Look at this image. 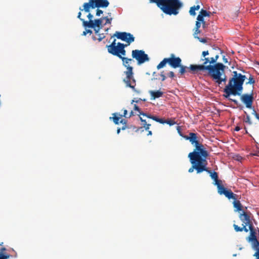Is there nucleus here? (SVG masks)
<instances>
[{
  "label": "nucleus",
  "mask_w": 259,
  "mask_h": 259,
  "mask_svg": "<svg viewBox=\"0 0 259 259\" xmlns=\"http://www.w3.org/2000/svg\"><path fill=\"white\" fill-rule=\"evenodd\" d=\"M239 219L243 222L242 224L244 225L250 226V225H253L250 220V217L247 212L243 211L242 213L239 215Z\"/></svg>",
  "instance_id": "nucleus-14"
},
{
  "label": "nucleus",
  "mask_w": 259,
  "mask_h": 259,
  "mask_svg": "<svg viewBox=\"0 0 259 259\" xmlns=\"http://www.w3.org/2000/svg\"><path fill=\"white\" fill-rule=\"evenodd\" d=\"M134 115V113L133 111H131L129 114V115L127 116V118H130L132 116Z\"/></svg>",
  "instance_id": "nucleus-48"
},
{
  "label": "nucleus",
  "mask_w": 259,
  "mask_h": 259,
  "mask_svg": "<svg viewBox=\"0 0 259 259\" xmlns=\"http://www.w3.org/2000/svg\"><path fill=\"white\" fill-rule=\"evenodd\" d=\"M113 117H112L113 121L115 124H118L120 122V118L122 117V114L119 113H114L113 114Z\"/></svg>",
  "instance_id": "nucleus-25"
},
{
  "label": "nucleus",
  "mask_w": 259,
  "mask_h": 259,
  "mask_svg": "<svg viewBox=\"0 0 259 259\" xmlns=\"http://www.w3.org/2000/svg\"><path fill=\"white\" fill-rule=\"evenodd\" d=\"M201 21H197L195 24V29H199L201 26Z\"/></svg>",
  "instance_id": "nucleus-34"
},
{
  "label": "nucleus",
  "mask_w": 259,
  "mask_h": 259,
  "mask_svg": "<svg viewBox=\"0 0 259 259\" xmlns=\"http://www.w3.org/2000/svg\"><path fill=\"white\" fill-rule=\"evenodd\" d=\"M140 116V119L142 122V124L143 126V127L145 128L146 131H148V130L150 128V126H151V124L148 123L146 120L145 119H144L143 117Z\"/></svg>",
  "instance_id": "nucleus-27"
},
{
  "label": "nucleus",
  "mask_w": 259,
  "mask_h": 259,
  "mask_svg": "<svg viewBox=\"0 0 259 259\" xmlns=\"http://www.w3.org/2000/svg\"><path fill=\"white\" fill-rule=\"evenodd\" d=\"M252 114L254 115V116L257 118L259 116V114H258L256 111L254 110V109H253V111L252 112Z\"/></svg>",
  "instance_id": "nucleus-39"
},
{
  "label": "nucleus",
  "mask_w": 259,
  "mask_h": 259,
  "mask_svg": "<svg viewBox=\"0 0 259 259\" xmlns=\"http://www.w3.org/2000/svg\"><path fill=\"white\" fill-rule=\"evenodd\" d=\"M233 227L235 231L237 232H242L243 231H245V232H248V229L246 228V225H244V224H242V227H239L238 225L234 224Z\"/></svg>",
  "instance_id": "nucleus-24"
},
{
  "label": "nucleus",
  "mask_w": 259,
  "mask_h": 259,
  "mask_svg": "<svg viewBox=\"0 0 259 259\" xmlns=\"http://www.w3.org/2000/svg\"><path fill=\"white\" fill-rule=\"evenodd\" d=\"M113 36H116L118 39L127 42L128 45L135 40V37L132 34L125 32L116 31Z\"/></svg>",
  "instance_id": "nucleus-12"
},
{
  "label": "nucleus",
  "mask_w": 259,
  "mask_h": 259,
  "mask_svg": "<svg viewBox=\"0 0 259 259\" xmlns=\"http://www.w3.org/2000/svg\"><path fill=\"white\" fill-rule=\"evenodd\" d=\"M132 56L138 61V64L140 65L149 60L147 54L143 50H135L132 52Z\"/></svg>",
  "instance_id": "nucleus-10"
},
{
  "label": "nucleus",
  "mask_w": 259,
  "mask_h": 259,
  "mask_svg": "<svg viewBox=\"0 0 259 259\" xmlns=\"http://www.w3.org/2000/svg\"><path fill=\"white\" fill-rule=\"evenodd\" d=\"M103 11L102 10L98 9L96 11V16H100L101 14H103Z\"/></svg>",
  "instance_id": "nucleus-37"
},
{
  "label": "nucleus",
  "mask_w": 259,
  "mask_h": 259,
  "mask_svg": "<svg viewBox=\"0 0 259 259\" xmlns=\"http://www.w3.org/2000/svg\"><path fill=\"white\" fill-rule=\"evenodd\" d=\"M87 17H88V18H89V21H93V15H92L91 13H89V14L88 15Z\"/></svg>",
  "instance_id": "nucleus-42"
},
{
  "label": "nucleus",
  "mask_w": 259,
  "mask_h": 259,
  "mask_svg": "<svg viewBox=\"0 0 259 259\" xmlns=\"http://www.w3.org/2000/svg\"><path fill=\"white\" fill-rule=\"evenodd\" d=\"M205 171L207 172L209 174L210 177L214 181V185L218 184V183L221 182V180H219L218 179V173L215 171L212 172L210 170H209L206 167V170H204Z\"/></svg>",
  "instance_id": "nucleus-19"
},
{
  "label": "nucleus",
  "mask_w": 259,
  "mask_h": 259,
  "mask_svg": "<svg viewBox=\"0 0 259 259\" xmlns=\"http://www.w3.org/2000/svg\"><path fill=\"white\" fill-rule=\"evenodd\" d=\"M94 4L95 8H106L109 5V3L107 0H95Z\"/></svg>",
  "instance_id": "nucleus-17"
},
{
  "label": "nucleus",
  "mask_w": 259,
  "mask_h": 259,
  "mask_svg": "<svg viewBox=\"0 0 259 259\" xmlns=\"http://www.w3.org/2000/svg\"><path fill=\"white\" fill-rule=\"evenodd\" d=\"M163 71H162V72H161L160 73V76L161 77V80L162 81H164L166 79V76H165V75L163 74Z\"/></svg>",
  "instance_id": "nucleus-38"
},
{
  "label": "nucleus",
  "mask_w": 259,
  "mask_h": 259,
  "mask_svg": "<svg viewBox=\"0 0 259 259\" xmlns=\"http://www.w3.org/2000/svg\"><path fill=\"white\" fill-rule=\"evenodd\" d=\"M81 12H79L78 13L77 18H78V19H79L81 21V20H84V19H83L81 18V17H81Z\"/></svg>",
  "instance_id": "nucleus-49"
},
{
  "label": "nucleus",
  "mask_w": 259,
  "mask_h": 259,
  "mask_svg": "<svg viewBox=\"0 0 259 259\" xmlns=\"http://www.w3.org/2000/svg\"><path fill=\"white\" fill-rule=\"evenodd\" d=\"M103 20V18L95 19L94 21H85L84 20H81L82 25L85 28H95V27L102 28V23Z\"/></svg>",
  "instance_id": "nucleus-13"
},
{
  "label": "nucleus",
  "mask_w": 259,
  "mask_h": 259,
  "mask_svg": "<svg viewBox=\"0 0 259 259\" xmlns=\"http://www.w3.org/2000/svg\"><path fill=\"white\" fill-rule=\"evenodd\" d=\"M149 118L152 119L156 122H159L162 124L166 123L169 125H173L176 123V122L171 119L165 120L163 118H159L156 116H153L151 117L148 116Z\"/></svg>",
  "instance_id": "nucleus-16"
},
{
  "label": "nucleus",
  "mask_w": 259,
  "mask_h": 259,
  "mask_svg": "<svg viewBox=\"0 0 259 259\" xmlns=\"http://www.w3.org/2000/svg\"><path fill=\"white\" fill-rule=\"evenodd\" d=\"M148 133L147 135H148V136H151V135H152V132H151V131H149V130H148Z\"/></svg>",
  "instance_id": "nucleus-53"
},
{
  "label": "nucleus",
  "mask_w": 259,
  "mask_h": 259,
  "mask_svg": "<svg viewBox=\"0 0 259 259\" xmlns=\"http://www.w3.org/2000/svg\"><path fill=\"white\" fill-rule=\"evenodd\" d=\"M167 63L173 68H180L179 73L181 76L190 71L189 67L182 65V59L179 57H176L174 54H171L169 58H164L157 66V69L164 67Z\"/></svg>",
  "instance_id": "nucleus-3"
},
{
  "label": "nucleus",
  "mask_w": 259,
  "mask_h": 259,
  "mask_svg": "<svg viewBox=\"0 0 259 259\" xmlns=\"http://www.w3.org/2000/svg\"><path fill=\"white\" fill-rule=\"evenodd\" d=\"M192 166L188 169V172L191 173L195 169L197 174L206 170L207 161V157L199 155L196 152H190L188 155Z\"/></svg>",
  "instance_id": "nucleus-4"
},
{
  "label": "nucleus",
  "mask_w": 259,
  "mask_h": 259,
  "mask_svg": "<svg viewBox=\"0 0 259 259\" xmlns=\"http://www.w3.org/2000/svg\"><path fill=\"white\" fill-rule=\"evenodd\" d=\"M140 100H141V99H134L133 100H132V102H131V104H133L134 103H138Z\"/></svg>",
  "instance_id": "nucleus-41"
},
{
  "label": "nucleus",
  "mask_w": 259,
  "mask_h": 259,
  "mask_svg": "<svg viewBox=\"0 0 259 259\" xmlns=\"http://www.w3.org/2000/svg\"><path fill=\"white\" fill-rule=\"evenodd\" d=\"M127 111L126 109L123 110V114H122V117H124L125 118H127Z\"/></svg>",
  "instance_id": "nucleus-40"
},
{
  "label": "nucleus",
  "mask_w": 259,
  "mask_h": 259,
  "mask_svg": "<svg viewBox=\"0 0 259 259\" xmlns=\"http://www.w3.org/2000/svg\"><path fill=\"white\" fill-rule=\"evenodd\" d=\"M233 199L234 200L233 203V206L236 209V211H239L242 210V205L240 201L237 200V195L235 196V199Z\"/></svg>",
  "instance_id": "nucleus-23"
},
{
  "label": "nucleus",
  "mask_w": 259,
  "mask_h": 259,
  "mask_svg": "<svg viewBox=\"0 0 259 259\" xmlns=\"http://www.w3.org/2000/svg\"><path fill=\"white\" fill-rule=\"evenodd\" d=\"M122 61L123 65L126 68L127 70L124 71V74L126 75V77L123 79V81L126 83L127 87L132 89L133 91L138 94L140 93V91L135 89L136 80L134 78V73L133 71V68L130 66L132 62H134L133 59L125 57L122 56L120 58Z\"/></svg>",
  "instance_id": "nucleus-5"
},
{
  "label": "nucleus",
  "mask_w": 259,
  "mask_h": 259,
  "mask_svg": "<svg viewBox=\"0 0 259 259\" xmlns=\"http://www.w3.org/2000/svg\"><path fill=\"white\" fill-rule=\"evenodd\" d=\"M245 129L246 130V133H247V131L246 130V128L245 127Z\"/></svg>",
  "instance_id": "nucleus-58"
},
{
  "label": "nucleus",
  "mask_w": 259,
  "mask_h": 259,
  "mask_svg": "<svg viewBox=\"0 0 259 259\" xmlns=\"http://www.w3.org/2000/svg\"><path fill=\"white\" fill-rule=\"evenodd\" d=\"M248 230L250 231V234L247 240L251 243L252 248L256 251L253 256L255 259H259V241L257 239L256 230L253 225H250Z\"/></svg>",
  "instance_id": "nucleus-8"
},
{
  "label": "nucleus",
  "mask_w": 259,
  "mask_h": 259,
  "mask_svg": "<svg viewBox=\"0 0 259 259\" xmlns=\"http://www.w3.org/2000/svg\"><path fill=\"white\" fill-rule=\"evenodd\" d=\"M128 126L126 125H123L121 128V130H125L126 128H128Z\"/></svg>",
  "instance_id": "nucleus-47"
},
{
  "label": "nucleus",
  "mask_w": 259,
  "mask_h": 259,
  "mask_svg": "<svg viewBox=\"0 0 259 259\" xmlns=\"http://www.w3.org/2000/svg\"><path fill=\"white\" fill-rule=\"evenodd\" d=\"M89 1L90 2H93L94 3L95 1V0H89Z\"/></svg>",
  "instance_id": "nucleus-56"
},
{
  "label": "nucleus",
  "mask_w": 259,
  "mask_h": 259,
  "mask_svg": "<svg viewBox=\"0 0 259 259\" xmlns=\"http://www.w3.org/2000/svg\"><path fill=\"white\" fill-rule=\"evenodd\" d=\"M244 112L246 114V116L244 119V121L246 123H247L248 124L251 125L252 124V122L250 120V117H249V115H248L247 114L246 112L245 111Z\"/></svg>",
  "instance_id": "nucleus-30"
},
{
  "label": "nucleus",
  "mask_w": 259,
  "mask_h": 259,
  "mask_svg": "<svg viewBox=\"0 0 259 259\" xmlns=\"http://www.w3.org/2000/svg\"><path fill=\"white\" fill-rule=\"evenodd\" d=\"M218 188V192L220 195H224L229 199H235L236 194H234L231 190H228L222 185V182L215 184Z\"/></svg>",
  "instance_id": "nucleus-11"
},
{
  "label": "nucleus",
  "mask_w": 259,
  "mask_h": 259,
  "mask_svg": "<svg viewBox=\"0 0 259 259\" xmlns=\"http://www.w3.org/2000/svg\"><path fill=\"white\" fill-rule=\"evenodd\" d=\"M101 28V27H95V28H93V29H94L95 33L97 34V33H98V32Z\"/></svg>",
  "instance_id": "nucleus-45"
},
{
  "label": "nucleus",
  "mask_w": 259,
  "mask_h": 259,
  "mask_svg": "<svg viewBox=\"0 0 259 259\" xmlns=\"http://www.w3.org/2000/svg\"><path fill=\"white\" fill-rule=\"evenodd\" d=\"M210 12L207 11L206 10L201 9L197 17V20L199 21H202L204 20L205 17H210Z\"/></svg>",
  "instance_id": "nucleus-18"
},
{
  "label": "nucleus",
  "mask_w": 259,
  "mask_h": 259,
  "mask_svg": "<svg viewBox=\"0 0 259 259\" xmlns=\"http://www.w3.org/2000/svg\"><path fill=\"white\" fill-rule=\"evenodd\" d=\"M149 93L151 95V99L154 100L156 98H160L162 96L163 93L159 90L158 91H150Z\"/></svg>",
  "instance_id": "nucleus-20"
},
{
  "label": "nucleus",
  "mask_w": 259,
  "mask_h": 259,
  "mask_svg": "<svg viewBox=\"0 0 259 259\" xmlns=\"http://www.w3.org/2000/svg\"><path fill=\"white\" fill-rule=\"evenodd\" d=\"M103 20H106V23H105V25L107 24H110L111 23L112 18H109L108 17H105L103 18Z\"/></svg>",
  "instance_id": "nucleus-32"
},
{
  "label": "nucleus",
  "mask_w": 259,
  "mask_h": 259,
  "mask_svg": "<svg viewBox=\"0 0 259 259\" xmlns=\"http://www.w3.org/2000/svg\"><path fill=\"white\" fill-rule=\"evenodd\" d=\"M219 58V55H216L214 57L210 58V64L213 65L216 64V62Z\"/></svg>",
  "instance_id": "nucleus-28"
},
{
  "label": "nucleus",
  "mask_w": 259,
  "mask_h": 259,
  "mask_svg": "<svg viewBox=\"0 0 259 259\" xmlns=\"http://www.w3.org/2000/svg\"><path fill=\"white\" fill-rule=\"evenodd\" d=\"M184 138L189 140L191 144L194 146L195 149L192 152H196L199 155H201L204 157H207L208 156V152L205 150L203 145L199 141L200 136L194 133H190L188 135L184 136Z\"/></svg>",
  "instance_id": "nucleus-6"
},
{
  "label": "nucleus",
  "mask_w": 259,
  "mask_h": 259,
  "mask_svg": "<svg viewBox=\"0 0 259 259\" xmlns=\"http://www.w3.org/2000/svg\"><path fill=\"white\" fill-rule=\"evenodd\" d=\"M223 61L225 63L228 62V60L227 58H225V57H223Z\"/></svg>",
  "instance_id": "nucleus-52"
},
{
  "label": "nucleus",
  "mask_w": 259,
  "mask_h": 259,
  "mask_svg": "<svg viewBox=\"0 0 259 259\" xmlns=\"http://www.w3.org/2000/svg\"><path fill=\"white\" fill-rule=\"evenodd\" d=\"M248 74V76L236 71H233L232 77L224 89V96L236 105H238V101L229 97L231 95L240 96V100L246 107L251 109L254 99L253 90L255 81L252 75Z\"/></svg>",
  "instance_id": "nucleus-1"
},
{
  "label": "nucleus",
  "mask_w": 259,
  "mask_h": 259,
  "mask_svg": "<svg viewBox=\"0 0 259 259\" xmlns=\"http://www.w3.org/2000/svg\"><path fill=\"white\" fill-rule=\"evenodd\" d=\"M200 33V31L199 29H195V31L194 32V37L195 38H197L198 39H199V37H198L197 36H196L198 34Z\"/></svg>",
  "instance_id": "nucleus-33"
},
{
  "label": "nucleus",
  "mask_w": 259,
  "mask_h": 259,
  "mask_svg": "<svg viewBox=\"0 0 259 259\" xmlns=\"http://www.w3.org/2000/svg\"><path fill=\"white\" fill-rule=\"evenodd\" d=\"M9 257V254H5L3 252H0V259H8Z\"/></svg>",
  "instance_id": "nucleus-31"
},
{
  "label": "nucleus",
  "mask_w": 259,
  "mask_h": 259,
  "mask_svg": "<svg viewBox=\"0 0 259 259\" xmlns=\"http://www.w3.org/2000/svg\"><path fill=\"white\" fill-rule=\"evenodd\" d=\"M134 110L136 111H137L138 112V115L139 116L142 115L143 116L147 117L148 118H149L148 116H150V117L153 116V115H152L151 114L146 113H144V112L141 111L140 108L136 104L134 105Z\"/></svg>",
  "instance_id": "nucleus-22"
},
{
  "label": "nucleus",
  "mask_w": 259,
  "mask_h": 259,
  "mask_svg": "<svg viewBox=\"0 0 259 259\" xmlns=\"http://www.w3.org/2000/svg\"><path fill=\"white\" fill-rule=\"evenodd\" d=\"M202 24V27L203 28H205L206 27V26H207V24L206 23V22L204 21V19L202 21H201Z\"/></svg>",
  "instance_id": "nucleus-44"
},
{
  "label": "nucleus",
  "mask_w": 259,
  "mask_h": 259,
  "mask_svg": "<svg viewBox=\"0 0 259 259\" xmlns=\"http://www.w3.org/2000/svg\"><path fill=\"white\" fill-rule=\"evenodd\" d=\"M119 123H121L122 124H123V125H126V123H127V120H125V119H121L120 120V122Z\"/></svg>",
  "instance_id": "nucleus-43"
},
{
  "label": "nucleus",
  "mask_w": 259,
  "mask_h": 259,
  "mask_svg": "<svg viewBox=\"0 0 259 259\" xmlns=\"http://www.w3.org/2000/svg\"><path fill=\"white\" fill-rule=\"evenodd\" d=\"M177 2L174 7H173L169 12H167V15H177L179 13L180 10L182 8L183 5V3L180 0H177Z\"/></svg>",
  "instance_id": "nucleus-15"
},
{
  "label": "nucleus",
  "mask_w": 259,
  "mask_h": 259,
  "mask_svg": "<svg viewBox=\"0 0 259 259\" xmlns=\"http://www.w3.org/2000/svg\"><path fill=\"white\" fill-rule=\"evenodd\" d=\"M128 45H124L121 42L116 43V39H114L112 43L109 45H107L108 52L112 55L117 56L119 59L122 56H125L126 51L125 48Z\"/></svg>",
  "instance_id": "nucleus-7"
},
{
  "label": "nucleus",
  "mask_w": 259,
  "mask_h": 259,
  "mask_svg": "<svg viewBox=\"0 0 259 259\" xmlns=\"http://www.w3.org/2000/svg\"><path fill=\"white\" fill-rule=\"evenodd\" d=\"M93 33L92 30L91 29H86L85 31H84L82 33L83 35H85L87 33H90V34Z\"/></svg>",
  "instance_id": "nucleus-35"
},
{
  "label": "nucleus",
  "mask_w": 259,
  "mask_h": 259,
  "mask_svg": "<svg viewBox=\"0 0 259 259\" xmlns=\"http://www.w3.org/2000/svg\"><path fill=\"white\" fill-rule=\"evenodd\" d=\"M198 39L199 40V41L200 42H202L205 43V42H206V40L205 39H204V38H199V39Z\"/></svg>",
  "instance_id": "nucleus-50"
},
{
  "label": "nucleus",
  "mask_w": 259,
  "mask_h": 259,
  "mask_svg": "<svg viewBox=\"0 0 259 259\" xmlns=\"http://www.w3.org/2000/svg\"><path fill=\"white\" fill-rule=\"evenodd\" d=\"M120 130H121V128H118L117 130V134H119L120 132Z\"/></svg>",
  "instance_id": "nucleus-54"
},
{
  "label": "nucleus",
  "mask_w": 259,
  "mask_h": 259,
  "mask_svg": "<svg viewBox=\"0 0 259 259\" xmlns=\"http://www.w3.org/2000/svg\"><path fill=\"white\" fill-rule=\"evenodd\" d=\"M136 127L135 126H134V127H133V129H134V130H136Z\"/></svg>",
  "instance_id": "nucleus-57"
},
{
  "label": "nucleus",
  "mask_w": 259,
  "mask_h": 259,
  "mask_svg": "<svg viewBox=\"0 0 259 259\" xmlns=\"http://www.w3.org/2000/svg\"><path fill=\"white\" fill-rule=\"evenodd\" d=\"M177 1V0H149L150 3L156 4L157 7L167 15V12L175 6Z\"/></svg>",
  "instance_id": "nucleus-9"
},
{
  "label": "nucleus",
  "mask_w": 259,
  "mask_h": 259,
  "mask_svg": "<svg viewBox=\"0 0 259 259\" xmlns=\"http://www.w3.org/2000/svg\"><path fill=\"white\" fill-rule=\"evenodd\" d=\"M200 6L199 5H197L196 6H193L190 8L189 10V14L191 16H195L196 12L195 11H198L200 9Z\"/></svg>",
  "instance_id": "nucleus-26"
},
{
  "label": "nucleus",
  "mask_w": 259,
  "mask_h": 259,
  "mask_svg": "<svg viewBox=\"0 0 259 259\" xmlns=\"http://www.w3.org/2000/svg\"><path fill=\"white\" fill-rule=\"evenodd\" d=\"M95 9L94 4L93 2L85 3L83 4V9L79 8V10L81 11L84 10L85 12H89L90 8Z\"/></svg>",
  "instance_id": "nucleus-21"
},
{
  "label": "nucleus",
  "mask_w": 259,
  "mask_h": 259,
  "mask_svg": "<svg viewBox=\"0 0 259 259\" xmlns=\"http://www.w3.org/2000/svg\"><path fill=\"white\" fill-rule=\"evenodd\" d=\"M105 35L104 34H98V37L96 38L95 36H93V39L94 40H98L99 41H101L104 37Z\"/></svg>",
  "instance_id": "nucleus-29"
},
{
  "label": "nucleus",
  "mask_w": 259,
  "mask_h": 259,
  "mask_svg": "<svg viewBox=\"0 0 259 259\" xmlns=\"http://www.w3.org/2000/svg\"><path fill=\"white\" fill-rule=\"evenodd\" d=\"M167 76L171 78H174V77L175 76V73L173 71H170L168 74H167Z\"/></svg>",
  "instance_id": "nucleus-36"
},
{
  "label": "nucleus",
  "mask_w": 259,
  "mask_h": 259,
  "mask_svg": "<svg viewBox=\"0 0 259 259\" xmlns=\"http://www.w3.org/2000/svg\"><path fill=\"white\" fill-rule=\"evenodd\" d=\"M177 130L178 131V132L179 133V134H180V136H182V133H181V127L180 126H178L177 127Z\"/></svg>",
  "instance_id": "nucleus-46"
},
{
  "label": "nucleus",
  "mask_w": 259,
  "mask_h": 259,
  "mask_svg": "<svg viewBox=\"0 0 259 259\" xmlns=\"http://www.w3.org/2000/svg\"><path fill=\"white\" fill-rule=\"evenodd\" d=\"M258 232H259V229L258 230Z\"/></svg>",
  "instance_id": "nucleus-59"
},
{
  "label": "nucleus",
  "mask_w": 259,
  "mask_h": 259,
  "mask_svg": "<svg viewBox=\"0 0 259 259\" xmlns=\"http://www.w3.org/2000/svg\"><path fill=\"white\" fill-rule=\"evenodd\" d=\"M209 55L208 51H204L202 53L200 60L203 61L201 65H190V72L196 73L199 71L207 70L208 75L219 85L222 82L226 83L227 76L225 73V66L221 63H217L214 65L210 64V58L205 57Z\"/></svg>",
  "instance_id": "nucleus-2"
},
{
  "label": "nucleus",
  "mask_w": 259,
  "mask_h": 259,
  "mask_svg": "<svg viewBox=\"0 0 259 259\" xmlns=\"http://www.w3.org/2000/svg\"><path fill=\"white\" fill-rule=\"evenodd\" d=\"M5 250H6V248L5 247L2 248L1 249V252H3Z\"/></svg>",
  "instance_id": "nucleus-55"
},
{
  "label": "nucleus",
  "mask_w": 259,
  "mask_h": 259,
  "mask_svg": "<svg viewBox=\"0 0 259 259\" xmlns=\"http://www.w3.org/2000/svg\"><path fill=\"white\" fill-rule=\"evenodd\" d=\"M240 130V127H239V126H236V127H235V130H235V131L238 132V131H239Z\"/></svg>",
  "instance_id": "nucleus-51"
}]
</instances>
